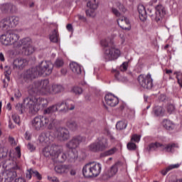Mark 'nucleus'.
<instances>
[{"instance_id":"obj_1","label":"nucleus","mask_w":182,"mask_h":182,"mask_svg":"<svg viewBox=\"0 0 182 182\" xmlns=\"http://www.w3.org/2000/svg\"><path fill=\"white\" fill-rule=\"evenodd\" d=\"M101 46L103 48H108L105 49V58L107 62H110L112 60H117L122 55V51L120 49L116 48L114 46V42L113 41V38H107L102 39L100 42Z\"/></svg>"},{"instance_id":"obj_2","label":"nucleus","mask_w":182,"mask_h":182,"mask_svg":"<svg viewBox=\"0 0 182 182\" xmlns=\"http://www.w3.org/2000/svg\"><path fill=\"white\" fill-rule=\"evenodd\" d=\"M4 167L9 169L0 175V182H12L13 180L18 177L16 171L21 168L19 164L10 159L5 161Z\"/></svg>"},{"instance_id":"obj_3","label":"nucleus","mask_w":182,"mask_h":182,"mask_svg":"<svg viewBox=\"0 0 182 182\" xmlns=\"http://www.w3.org/2000/svg\"><path fill=\"white\" fill-rule=\"evenodd\" d=\"M23 106L28 109L29 113L36 114L41 109H45L48 106V100L43 98H36L34 95L27 97L23 100Z\"/></svg>"},{"instance_id":"obj_4","label":"nucleus","mask_w":182,"mask_h":182,"mask_svg":"<svg viewBox=\"0 0 182 182\" xmlns=\"http://www.w3.org/2000/svg\"><path fill=\"white\" fill-rule=\"evenodd\" d=\"M50 84L49 80H43L41 81H36L33 84L28 87V92L30 96H35L36 93L41 95H50Z\"/></svg>"},{"instance_id":"obj_5","label":"nucleus","mask_w":182,"mask_h":182,"mask_svg":"<svg viewBox=\"0 0 182 182\" xmlns=\"http://www.w3.org/2000/svg\"><path fill=\"white\" fill-rule=\"evenodd\" d=\"M102 173V164L96 162H90L82 168V175L85 178L98 177Z\"/></svg>"},{"instance_id":"obj_6","label":"nucleus","mask_w":182,"mask_h":182,"mask_svg":"<svg viewBox=\"0 0 182 182\" xmlns=\"http://www.w3.org/2000/svg\"><path fill=\"white\" fill-rule=\"evenodd\" d=\"M54 125L55 124L53 123V120H49V118L46 116L36 117L31 121V126L33 129H34V130H37V132H39V130H44L46 127L50 130L53 129Z\"/></svg>"},{"instance_id":"obj_7","label":"nucleus","mask_w":182,"mask_h":182,"mask_svg":"<svg viewBox=\"0 0 182 182\" xmlns=\"http://www.w3.org/2000/svg\"><path fill=\"white\" fill-rule=\"evenodd\" d=\"M178 147L175 143L163 144L160 142L156 141L151 143L148 146L149 151H157L159 149L161 151H166V153H173L174 151V149Z\"/></svg>"},{"instance_id":"obj_8","label":"nucleus","mask_w":182,"mask_h":182,"mask_svg":"<svg viewBox=\"0 0 182 182\" xmlns=\"http://www.w3.org/2000/svg\"><path fill=\"white\" fill-rule=\"evenodd\" d=\"M83 137L80 136H75L69 144L70 150H69V156H70V161H75L77 159V146L83 141Z\"/></svg>"},{"instance_id":"obj_9","label":"nucleus","mask_w":182,"mask_h":182,"mask_svg":"<svg viewBox=\"0 0 182 182\" xmlns=\"http://www.w3.org/2000/svg\"><path fill=\"white\" fill-rule=\"evenodd\" d=\"M19 40V36L14 31H9L0 36V42L4 46H9L14 45Z\"/></svg>"},{"instance_id":"obj_10","label":"nucleus","mask_w":182,"mask_h":182,"mask_svg":"<svg viewBox=\"0 0 182 182\" xmlns=\"http://www.w3.org/2000/svg\"><path fill=\"white\" fill-rule=\"evenodd\" d=\"M36 68L40 76H49L53 72V63L50 61H41Z\"/></svg>"},{"instance_id":"obj_11","label":"nucleus","mask_w":182,"mask_h":182,"mask_svg":"<svg viewBox=\"0 0 182 182\" xmlns=\"http://www.w3.org/2000/svg\"><path fill=\"white\" fill-rule=\"evenodd\" d=\"M21 44L18 45V46H21V45L23 46V53H24L26 56H30V55H32L36 52V48L32 44V39L30 38H23L21 41Z\"/></svg>"},{"instance_id":"obj_12","label":"nucleus","mask_w":182,"mask_h":182,"mask_svg":"<svg viewBox=\"0 0 182 182\" xmlns=\"http://www.w3.org/2000/svg\"><path fill=\"white\" fill-rule=\"evenodd\" d=\"M108 147L109 142L107 141V139L105 137L99 138L97 142L92 143L89 146L90 150L94 152L104 151Z\"/></svg>"},{"instance_id":"obj_13","label":"nucleus","mask_w":182,"mask_h":182,"mask_svg":"<svg viewBox=\"0 0 182 182\" xmlns=\"http://www.w3.org/2000/svg\"><path fill=\"white\" fill-rule=\"evenodd\" d=\"M60 152V146L56 144H52L50 146H46L43 149V154L45 157H51L53 160H55V157H58L56 154Z\"/></svg>"},{"instance_id":"obj_14","label":"nucleus","mask_w":182,"mask_h":182,"mask_svg":"<svg viewBox=\"0 0 182 182\" xmlns=\"http://www.w3.org/2000/svg\"><path fill=\"white\" fill-rule=\"evenodd\" d=\"M138 82L144 89H151L153 87V79L150 74H147L146 75H140L138 77Z\"/></svg>"},{"instance_id":"obj_15","label":"nucleus","mask_w":182,"mask_h":182,"mask_svg":"<svg viewBox=\"0 0 182 182\" xmlns=\"http://www.w3.org/2000/svg\"><path fill=\"white\" fill-rule=\"evenodd\" d=\"M39 75V72L38 71L37 67L30 68L27 70L23 74V79L25 82H32L33 79H36Z\"/></svg>"},{"instance_id":"obj_16","label":"nucleus","mask_w":182,"mask_h":182,"mask_svg":"<svg viewBox=\"0 0 182 182\" xmlns=\"http://www.w3.org/2000/svg\"><path fill=\"white\" fill-rule=\"evenodd\" d=\"M87 6L90 8L85 11L87 16L95 18V16H96L95 11H96V9L99 6V1L96 0L90 1L87 3Z\"/></svg>"},{"instance_id":"obj_17","label":"nucleus","mask_w":182,"mask_h":182,"mask_svg":"<svg viewBox=\"0 0 182 182\" xmlns=\"http://www.w3.org/2000/svg\"><path fill=\"white\" fill-rule=\"evenodd\" d=\"M119 164H120L119 162L116 163L109 169L105 172L103 174L104 180L112 178V177L117 174V171H119Z\"/></svg>"},{"instance_id":"obj_18","label":"nucleus","mask_w":182,"mask_h":182,"mask_svg":"<svg viewBox=\"0 0 182 182\" xmlns=\"http://www.w3.org/2000/svg\"><path fill=\"white\" fill-rule=\"evenodd\" d=\"M117 24L124 31H130L132 26H130V21L127 17L120 16L117 19Z\"/></svg>"},{"instance_id":"obj_19","label":"nucleus","mask_w":182,"mask_h":182,"mask_svg":"<svg viewBox=\"0 0 182 182\" xmlns=\"http://www.w3.org/2000/svg\"><path fill=\"white\" fill-rule=\"evenodd\" d=\"M106 104L111 107H114L119 105V98L112 94H107L105 97Z\"/></svg>"},{"instance_id":"obj_20","label":"nucleus","mask_w":182,"mask_h":182,"mask_svg":"<svg viewBox=\"0 0 182 182\" xmlns=\"http://www.w3.org/2000/svg\"><path fill=\"white\" fill-rule=\"evenodd\" d=\"M25 66H28V60L25 58H16L13 62V68L22 70Z\"/></svg>"},{"instance_id":"obj_21","label":"nucleus","mask_w":182,"mask_h":182,"mask_svg":"<svg viewBox=\"0 0 182 182\" xmlns=\"http://www.w3.org/2000/svg\"><path fill=\"white\" fill-rule=\"evenodd\" d=\"M155 21L159 22L163 18V16L166 15V10L164 9V6L161 4H159L156 6V11H155Z\"/></svg>"},{"instance_id":"obj_22","label":"nucleus","mask_w":182,"mask_h":182,"mask_svg":"<svg viewBox=\"0 0 182 182\" xmlns=\"http://www.w3.org/2000/svg\"><path fill=\"white\" fill-rule=\"evenodd\" d=\"M56 134L59 140L65 141L69 139V130L66 128H59L57 129Z\"/></svg>"},{"instance_id":"obj_23","label":"nucleus","mask_w":182,"mask_h":182,"mask_svg":"<svg viewBox=\"0 0 182 182\" xmlns=\"http://www.w3.org/2000/svg\"><path fill=\"white\" fill-rule=\"evenodd\" d=\"M38 141L41 144L50 143V134L48 132L41 133L38 136Z\"/></svg>"},{"instance_id":"obj_24","label":"nucleus","mask_w":182,"mask_h":182,"mask_svg":"<svg viewBox=\"0 0 182 182\" xmlns=\"http://www.w3.org/2000/svg\"><path fill=\"white\" fill-rule=\"evenodd\" d=\"M11 28H12V26L11 25V20L9 19V17L1 21L0 29H1V31H9Z\"/></svg>"},{"instance_id":"obj_25","label":"nucleus","mask_w":182,"mask_h":182,"mask_svg":"<svg viewBox=\"0 0 182 182\" xmlns=\"http://www.w3.org/2000/svg\"><path fill=\"white\" fill-rule=\"evenodd\" d=\"M138 12L139 14V19L144 22L147 19V12L146 11V8L143 4H139L138 6Z\"/></svg>"},{"instance_id":"obj_26","label":"nucleus","mask_w":182,"mask_h":182,"mask_svg":"<svg viewBox=\"0 0 182 182\" xmlns=\"http://www.w3.org/2000/svg\"><path fill=\"white\" fill-rule=\"evenodd\" d=\"M54 170L58 174H65L69 172L68 165H58L55 166Z\"/></svg>"},{"instance_id":"obj_27","label":"nucleus","mask_w":182,"mask_h":182,"mask_svg":"<svg viewBox=\"0 0 182 182\" xmlns=\"http://www.w3.org/2000/svg\"><path fill=\"white\" fill-rule=\"evenodd\" d=\"M55 158L54 160L58 163H65L66 161V159H68V156L65 153L62 152V148L60 147V152L56 154Z\"/></svg>"},{"instance_id":"obj_28","label":"nucleus","mask_w":182,"mask_h":182,"mask_svg":"<svg viewBox=\"0 0 182 182\" xmlns=\"http://www.w3.org/2000/svg\"><path fill=\"white\" fill-rule=\"evenodd\" d=\"M57 110L60 113H68L69 112V105L66 102H63L60 104H57Z\"/></svg>"},{"instance_id":"obj_29","label":"nucleus","mask_w":182,"mask_h":182,"mask_svg":"<svg viewBox=\"0 0 182 182\" xmlns=\"http://www.w3.org/2000/svg\"><path fill=\"white\" fill-rule=\"evenodd\" d=\"M70 69L76 75H80L82 73V67L75 62L70 63Z\"/></svg>"},{"instance_id":"obj_30","label":"nucleus","mask_w":182,"mask_h":182,"mask_svg":"<svg viewBox=\"0 0 182 182\" xmlns=\"http://www.w3.org/2000/svg\"><path fill=\"white\" fill-rule=\"evenodd\" d=\"M14 8H15V6H14L12 4L9 3H5L0 6V9L1 12H4V14H6V12H12L14 11Z\"/></svg>"},{"instance_id":"obj_31","label":"nucleus","mask_w":182,"mask_h":182,"mask_svg":"<svg viewBox=\"0 0 182 182\" xmlns=\"http://www.w3.org/2000/svg\"><path fill=\"white\" fill-rule=\"evenodd\" d=\"M63 90V86L59 84H53L50 88V95H57V93H60Z\"/></svg>"},{"instance_id":"obj_32","label":"nucleus","mask_w":182,"mask_h":182,"mask_svg":"<svg viewBox=\"0 0 182 182\" xmlns=\"http://www.w3.org/2000/svg\"><path fill=\"white\" fill-rule=\"evenodd\" d=\"M154 113L155 116L163 117L166 113V110L161 106H157L154 108Z\"/></svg>"},{"instance_id":"obj_33","label":"nucleus","mask_w":182,"mask_h":182,"mask_svg":"<svg viewBox=\"0 0 182 182\" xmlns=\"http://www.w3.org/2000/svg\"><path fill=\"white\" fill-rule=\"evenodd\" d=\"M178 167H180V164H178L169 165L168 167L161 171V174L166 176L168 171H171V170H174V168H178Z\"/></svg>"},{"instance_id":"obj_34","label":"nucleus","mask_w":182,"mask_h":182,"mask_svg":"<svg viewBox=\"0 0 182 182\" xmlns=\"http://www.w3.org/2000/svg\"><path fill=\"white\" fill-rule=\"evenodd\" d=\"M162 125L166 130H173V127H174L173 122L168 119H164Z\"/></svg>"},{"instance_id":"obj_35","label":"nucleus","mask_w":182,"mask_h":182,"mask_svg":"<svg viewBox=\"0 0 182 182\" xmlns=\"http://www.w3.org/2000/svg\"><path fill=\"white\" fill-rule=\"evenodd\" d=\"M114 76L116 80H118V82H126V80H127L126 77L122 76V75H120V72L119 70L114 71Z\"/></svg>"},{"instance_id":"obj_36","label":"nucleus","mask_w":182,"mask_h":182,"mask_svg":"<svg viewBox=\"0 0 182 182\" xmlns=\"http://www.w3.org/2000/svg\"><path fill=\"white\" fill-rule=\"evenodd\" d=\"M55 112H58V107L57 105H53L47 109H44V114H52V113H55Z\"/></svg>"},{"instance_id":"obj_37","label":"nucleus","mask_w":182,"mask_h":182,"mask_svg":"<svg viewBox=\"0 0 182 182\" xmlns=\"http://www.w3.org/2000/svg\"><path fill=\"white\" fill-rule=\"evenodd\" d=\"M50 40L51 42L56 43L59 41V34H58V31L54 30L52 34L50 36Z\"/></svg>"},{"instance_id":"obj_38","label":"nucleus","mask_w":182,"mask_h":182,"mask_svg":"<svg viewBox=\"0 0 182 182\" xmlns=\"http://www.w3.org/2000/svg\"><path fill=\"white\" fill-rule=\"evenodd\" d=\"M9 18L11 22V28H15V26L19 23V17L12 16L9 17Z\"/></svg>"},{"instance_id":"obj_39","label":"nucleus","mask_w":182,"mask_h":182,"mask_svg":"<svg viewBox=\"0 0 182 182\" xmlns=\"http://www.w3.org/2000/svg\"><path fill=\"white\" fill-rule=\"evenodd\" d=\"M127 127V124L124 121H119L116 124V129L117 130H123V129H126Z\"/></svg>"},{"instance_id":"obj_40","label":"nucleus","mask_w":182,"mask_h":182,"mask_svg":"<svg viewBox=\"0 0 182 182\" xmlns=\"http://www.w3.org/2000/svg\"><path fill=\"white\" fill-rule=\"evenodd\" d=\"M117 151V149L112 148L108 151H106L105 152L102 154V157H106L107 156H112V154H114Z\"/></svg>"},{"instance_id":"obj_41","label":"nucleus","mask_w":182,"mask_h":182,"mask_svg":"<svg viewBox=\"0 0 182 182\" xmlns=\"http://www.w3.org/2000/svg\"><path fill=\"white\" fill-rule=\"evenodd\" d=\"M129 68V61H125L118 68L120 72H126Z\"/></svg>"},{"instance_id":"obj_42","label":"nucleus","mask_w":182,"mask_h":182,"mask_svg":"<svg viewBox=\"0 0 182 182\" xmlns=\"http://www.w3.org/2000/svg\"><path fill=\"white\" fill-rule=\"evenodd\" d=\"M166 110L169 114H171V113H174V112H176V106L173 104L169 103L166 106Z\"/></svg>"},{"instance_id":"obj_43","label":"nucleus","mask_w":182,"mask_h":182,"mask_svg":"<svg viewBox=\"0 0 182 182\" xmlns=\"http://www.w3.org/2000/svg\"><path fill=\"white\" fill-rule=\"evenodd\" d=\"M8 156V149L0 147V159H5Z\"/></svg>"},{"instance_id":"obj_44","label":"nucleus","mask_w":182,"mask_h":182,"mask_svg":"<svg viewBox=\"0 0 182 182\" xmlns=\"http://www.w3.org/2000/svg\"><path fill=\"white\" fill-rule=\"evenodd\" d=\"M127 147L128 150H132V151H134L136 150V149H137V146L136 145V144H134L132 141L127 144Z\"/></svg>"},{"instance_id":"obj_45","label":"nucleus","mask_w":182,"mask_h":182,"mask_svg":"<svg viewBox=\"0 0 182 182\" xmlns=\"http://www.w3.org/2000/svg\"><path fill=\"white\" fill-rule=\"evenodd\" d=\"M72 92H73V93H75V95H82V93L83 92V90L82 89V87H74L72 89Z\"/></svg>"},{"instance_id":"obj_46","label":"nucleus","mask_w":182,"mask_h":182,"mask_svg":"<svg viewBox=\"0 0 182 182\" xmlns=\"http://www.w3.org/2000/svg\"><path fill=\"white\" fill-rule=\"evenodd\" d=\"M64 63L63 59L58 58L55 62V66H56V68H62Z\"/></svg>"},{"instance_id":"obj_47","label":"nucleus","mask_w":182,"mask_h":182,"mask_svg":"<svg viewBox=\"0 0 182 182\" xmlns=\"http://www.w3.org/2000/svg\"><path fill=\"white\" fill-rule=\"evenodd\" d=\"M141 136L140 135H137L136 134H134L131 137V141H134V143H139L140 141Z\"/></svg>"},{"instance_id":"obj_48","label":"nucleus","mask_w":182,"mask_h":182,"mask_svg":"<svg viewBox=\"0 0 182 182\" xmlns=\"http://www.w3.org/2000/svg\"><path fill=\"white\" fill-rule=\"evenodd\" d=\"M12 119L14 123H16V124H19V123H21V118L19 117V116H18V114H14L12 115Z\"/></svg>"},{"instance_id":"obj_49","label":"nucleus","mask_w":182,"mask_h":182,"mask_svg":"<svg viewBox=\"0 0 182 182\" xmlns=\"http://www.w3.org/2000/svg\"><path fill=\"white\" fill-rule=\"evenodd\" d=\"M176 79L178 80V85L182 87V73H176Z\"/></svg>"},{"instance_id":"obj_50","label":"nucleus","mask_w":182,"mask_h":182,"mask_svg":"<svg viewBox=\"0 0 182 182\" xmlns=\"http://www.w3.org/2000/svg\"><path fill=\"white\" fill-rule=\"evenodd\" d=\"M176 79L178 80V85L182 87V73H176Z\"/></svg>"},{"instance_id":"obj_51","label":"nucleus","mask_w":182,"mask_h":182,"mask_svg":"<svg viewBox=\"0 0 182 182\" xmlns=\"http://www.w3.org/2000/svg\"><path fill=\"white\" fill-rule=\"evenodd\" d=\"M33 175L38 180H42V175L38 171H33Z\"/></svg>"},{"instance_id":"obj_52","label":"nucleus","mask_w":182,"mask_h":182,"mask_svg":"<svg viewBox=\"0 0 182 182\" xmlns=\"http://www.w3.org/2000/svg\"><path fill=\"white\" fill-rule=\"evenodd\" d=\"M70 129H71V130H76V129H77V124H76L75 122H70Z\"/></svg>"},{"instance_id":"obj_53","label":"nucleus","mask_w":182,"mask_h":182,"mask_svg":"<svg viewBox=\"0 0 182 182\" xmlns=\"http://www.w3.org/2000/svg\"><path fill=\"white\" fill-rule=\"evenodd\" d=\"M32 174H33V170L32 169L28 170L26 175V178H28V180H31V178H32Z\"/></svg>"},{"instance_id":"obj_54","label":"nucleus","mask_w":182,"mask_h":182,"mask_svg":"<svg viewBox=\"0 0 182 182\" xmlns=\"http://www.w3.org/2000/svg\"><path fill=\"white\" fill-rule=\"evenodd\" d=\"M112 11L115 16H120V13L118 9L112 8Z\"/></svg>"},{"instance_id":"obj_55","label":"nucleus","mask_w":182,"mask_h":182,"mask_svg":"<svg viewBox=\"0 0 182 182\" xmlns=\"http://www.w3.org/2000/svg\"><path fill=\"white\" fill-rule=\"evenodd\" d=\"M27 147L28 150H30V151H33L35 150V146H33V144L31 143L28 144Z\"/></svg>"},{"instance_id":"obj_56","label":"nucleus","mask_w":182,"mask_h":182,"mask_svg":"<svg viewBox=\"0 0 182 182\" xmlns=\"http://www.w3.org/2000/svg\"><path fill=\"white\" fill-rule=\"evenodd\" d=\"M48 180H50L51 182H59V179L55 176L48 178Z\"/></svg>"},{"instance_id":"obj_57","label":"nucleus","mask_w":182,"mask_h":182,"mask_svg":"<svg viewBox=\"0 0 182 182\" xmlns=\"http://www.w3.org/2000/svg\"><path fill=\"white\" fill-rule=\"evenodd\" d=\"M14 182H26V181L25 180V178L20 177V178H17L14 180Z\"/></svg>"},{"instance_id":"obj_58","label":"nucleus","mask_w":182,"mask_h":182,"mask_svg":"<svg viewBox=\"0 0 182 182\" xmlns=\"http://www.w3.org/2000/svg\"><path fill=\"white\" fill-rule=\"evenodd\" d=\"M16 109L18 111V112L22 114L23 113V110H22V105H19L16 106Z\"/></svg>"},{"instance_id":"obj_59","label":"nucleus","mask_w":182,"mask_h":182,"mask_svg":"<svg viewBox=\"0 0 182 182\" xmlns=\"http://www.w3.org/2000/svg\"><path fill=\"white\" fill-rule=\"evenodd\" d=\"M14 95H15V97L18 99V97H21V96H22V94H21V92H19V90H17V91H16Z\"/></svg>"},{"instance_id":"obj_60","label":"nucleus","mask_w":182,"mask_h":182,"mask_svg":"<svg viewBox=\"0 0 182 182\" xmlns=\"http://www.w3.org/2000/svg\"><path fill=\"white\" fill-rule=\"evenodd\" d=\"M9 141L11 143V144H15V139L12 136L9 137Z\"/></svg>"},{"instance_id":"obj_61","label":"nucleus","mask_w":182,"mask_h":182,"mask_svg":"<svg viewBox=\"0 0 182 182\" xmlns=\"http://www.w3.org/2000/svg\"><path fill=\"white\" fill-rule=\"evenodd\" d=\"M16 150L17 151V156H18V159L21 158V149L18 146H17L16 148Z\"/></svg>"},{"instance_id":"obj_62","label":"nucleus","mask_w":182,"mask_h":182,"mask_svg":"<svg viewBox=\"0 0 182 182\" xmlns=\"http://www.w3.org/2000/svg\"><path fill=\"white\" fill-rule=\"evenodd\" d=\"M25 139L26 140H31V134H29L28 132H26Z\"/></svg>"},{"instance_id":"obj_63","label":"nucleus","mask_w":182,"mask_h":182,"mask_svg":"<svg viewBox=\"0 0 182 182\" xmlns=\"http://www.w3.org/2000/svg\"><path fill=\"white\" fill-rule=\"evenodd\" d=\"M0 60L1 62H4L5 61V58L4 57V53H0Z\"/></svg>"},{"instance_id":"obj_64","label":"nucleus","mask_w":182,"mask_h":182,"mask_svg":"<svg viewBox=\"0 0 182 182\" xmlns=\"http://www.w3.org/2000/svg\"><path fill=\"white\" fill-rule=\"evenodd\" d=\"M70 175L71 176H76V170L73 169L70 171Z\"/></svg>"}]
</instances>
